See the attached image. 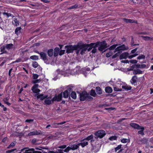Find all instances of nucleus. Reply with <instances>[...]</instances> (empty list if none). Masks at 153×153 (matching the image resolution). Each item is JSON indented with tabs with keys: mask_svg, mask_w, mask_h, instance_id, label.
I'll return each mask as SVG.
<instances>
[{
	"mask_svg": "<svg viewBox=\"0 0 153 153\" xmlns=\"http://www.w3.org/2000/svg\"><path fill=\"white\" fill-rule=\"evenodd\" d=\"M105 91L107 93H111L112 92V89L111 87L107 86L105 88Z\"/></svg>",
	"mask_w": 153,
	"mask_h": 153,
	"instance_id": "b1692460",
	"label": "nucleus"
},
{
	"mask_svg": "<svg viewBox=\"0 0 153 153\" xmlns=\"http://www.w3.org/2000/svg\"><path fill=\"white\" fill-rule=\"evenodd\" d=\"M96 92L98 94H102V90L99 87H97L96 88Z\"/></svg>",
	"mask_w": 153,
	"mask_h": 153,
	"instance_id": "4be33fe9",
	"label": "nucleus"
},
{
	"mask_svg": "<svg viewBox=\"0 0 153 153\" xmlns=\"http://www.w3.org/2000/svg\"><path fill=\"white\" fill-rule=\"evenodd\" d=\"M3 14L4 15H6L7 18H8L10 16L12 17L13 18L14 17V16L10 13H8L4 12L3 13Z\"/></svg>",
	"mask_w": 153,
	"mask_h": 153,
	"instance_id": "7c9ffc66",
	"label": "nucleus"
},
{
	"mask_svg": "<svg viewBox=\"0 0 153 153\" xmlns=\"http://www.w3.org/2000/svg\"><path fill=\"white\" fill-rule=\"evenodd\" d=\"M41 81V80L40 79H36L32 80V82L33 84H36L39 83Z\"/></svg>",
	"mask_w": 153,
	"mask_h": 153,
	"instance_id": "4c0bfd02",
	"label": "nucleus"
},
{
	"mask_svg": "<svg viewBox=\"0 0 153 153\" xmlns=\"http://www.w3.org/2000/svg\"><path fill=\"white\" fill-rule=\"evenodd\" d=\"M90 95L93 97H95L96 95V94L95 92V91L93 89L91 90L90 92Z\"/></svg>",
	"mask_w": 153,
	"mask_h": 153,
	"instance_id": "e433bc0d",
	"label": "nucleus"
},
{
	"mask_svg": "<svg viewBox=\"0 0 153 153\" xmlns=\"http://www.w3.org/2000/svg\"><path fill=\"white\" fill-rule=\"evenodd\" d=\"M59 48L56 47L54 49V56L55 57L56 56L59 54Z\"/></svg>",
	"mask_w": 153,
	"mask_h": 153,
	"instance_id": "393cba45",
	"label": "nucleus"
},
{
	"mask_svg": "<svg viewBox=\"0 0 153 153\" xmlns=\"http://www.w3.org/2000/svg\"><path fill=\"white\" fill-rule=\"evenodd\" d=\"M118 45L117 44L113 45L109 48V49L110 50H112L114 49Z\"/></svg>",
	"mask_w": 153,
	"mask_h": 153,
	"instance_id": "37998d69",
	"label": "nucleus"
},
{
	"mask_svg": "<svg viewBox=\"0 0 153 153\" xmlns=\"http://www.w3.org/2000/svg\"><path fill=\"white\" fill-rule=\"evenodd\" d=\"M39 85L37 84H35L32 87L33 89V88H37L39 87Z\"/></svg>",
	"mask_w": 153,
	"mask_h": 153,
	"instance_id": "338daca9",
	"label": "nucleus"
},
{
	"mask_svg": "<svg viewBox=\"0 0 153 153\" xmlns=\"http://www.w3.org/2000/svg\"><path fill=\"white\" fill-rule=\"evenodd\" d=\"M78 47L77 45H74L73 46L72 45H66L65 47L66 52L68 53H72L74 50H77Z\"/></svg>",
	"mask_w": 153,
	"mask_h": 153,
	"instance_id": "39448f33",
	"label": "nucleus"
},
{
	"mask_svg": "<svg viewBox=\"0 0 153 153\" xmlns=\"http://www.w3.org/2000/svg\"><path fill=\"white\" fill-rule=\"evenodd\" d=\"M30 58L33 60H37L39 59V57L37 56L33 55L31 56Z\"/></svg>",
	"mask_w": 153,
	"mask_h": 153,
	"instance_id": "c9c22d12",
	"label": "nucleus"
},
{
	"mask_svg": "<svg viewBox=\"0 0 153 153\" xmlns=\"http://www.w3.org/2000/svg\"><path fill=\"white\" fill-rule=\"evenodd\" d=\"M93 136L92 135H90L88 136L87 137L85 138L86 140L87 141H88L90 140H91V139H93Z\"/></svg>",
	"mask_w": 153,
	"mask_h": 153,
	"instance_id": "79ce46f5",
	"label": "nucleus"
},
{
	"mask_svg": "<svg viewBox=\"0 0 153 153\" xmlns=\"http://www.w3.org/2000/svg\"><path fill=\"white\" fill-rule=\"evenodd\" d=\"M131 126L132 127L134 128L137 129L138 130L140 129H141V127H142L141 126H139L138 124L134 123H131Z\"/></svg>",
	"mask_w": 153,
	"mask_h": 153,
	"instance_id": "2eb2a0df",
	"label": "nucleus"
},
{
	"mask_svg": "<svg viewBox=\"0 0 153 153\" xmlns=\"http://www.w3.org/2000/svg\"><path fill=\"white\" fill-rule=\"evenodd\" d=\"M113 54V52L110 51L106 54V56L107 57H109Z\"/></svg>",
	"mask_w": 153,
	"mask_h": 153,
	"instance_id": "de8ad7c7",
	"label": "nucleus"
},
{
	"mask_svg": "<svg viewBox=\"0 0 153 153\" xmlns=\"http://www.w3.org/2000/svg\"><path fill=\"white\" fill-rule=\"evenodd\" d=\"M9 97H6L4 99H3V101L7 105H8L10 106L11 104L8 101L9 100Z\"/></svg>",
	"mask_w": 153,
	"mask_h": 153,
	"instance_id": "bb28decb",
	"label": "nucleus"
},
{
	"mask_svg": "<svg viewBox=\"0 0 153 153\" xmlns=\"http://www.w3.org/2000/svg\"><path fill=\"white\" fill-rule=\"evenodd\" d=\"M124 21L126 23H137V21H135L133 19H128L125 18H124L123 19Z\"/></svg>",
	"mask_w": 153,
	"mask_h": 153,
	"instance_id": "6ab92c4d",
	"label": "nucleus"
},
{
	"mask_svg": "<svg viewBox=\"0 0 153 153\" xmlns=\"http://www.w3.org/2000/svg\"><path fill=\"white\" fill-rule=\"evenodd\" d=\"M120 53V52H118L115 53L114 55L112 57V58H116L117 56H118Z\"/></svg>",
	"mask_w": 153,
	"mask_h": 153,
	"instance_id": "bf43d9fd",
	"label": "nucleus"
},
{
	"mask_svg": "<svg viewBox=\"0 0 153 153\" xmlns=\"http://www.w3.org/2000/svg\"><path fill=\"white\" fill-rule=\"evenodd\" d=\"M145 56L143 55H141L137 57V59H143L145 58Z\"/></svg>",
	"mask_w": 153,
	"mask_h": 153,
	"instance_id": "a18cd8bd",
	"label": "nucleus"
},
{
	"mask_svg": "<svg viewBox=\"0 0 153 153\" xmlns=\"http://www.w3.org/2000/svg\"><path fill=\"white\" fill-rule=\"evenodd\" d=\"M43 153H47L46 152H42ZM49 153H63V150L61 149H59L58 152H56L53 151H50L48 152Z\"/></svg>",
	"mask_w": 153,
	"mask_h": 153,
	"instance_id": "72a5a7b5",
	"label": "nucleus"
},
{
	"mask_svg": "<svg viewBox=\"0 0 153 153\" xmlns=\"http://www.w3.org/2000/svg\"><path fill=\"white\" fill-rule=\"evenodd\" d=\"M81 142L79 143V146H81L82 147H84L88 144V142L85 138L81 140Z\"/></svg>",
	"mask_w": 153,
	"mask_h": 153,
	"instance_id": "9d476101",
	"label": "nucleus"
},
{
	"mask_svg": "<svg viewBox=\"0 0 153 153\" xmlns=\"http://www.w3.org/2000/svg\"><path fill=\"white\" fill-rule=\"evenodd\" d=\"M129 140L128 139L123 138L121 140V142L123 143H126L128 142Z\"/></svg>",
	"mask_w": 153,
	"mask_h": 153,
	"instance_id": "c03bdc74",
	"label": "nucleus"
},
{
	"mask_svg": "<svg viewBox=\"0 0 153 153\" xmlns=\"http://www.w3.org/2000/svg\"><path fill=\"white\" fill-rule=\"evenodd\" d=\"M88 94L86 91H83L79 94L80 100L81 101H84L86 100Z\"/></svg>",
	"mask_w": 153,
	"mask_h": 153,
	"instance_id": "1a4fd4ad",
	"label": "nucleus"
},
{
	"mask_svg": "<svg viewBox=\"0 0 153 153\" xmlns=\"http://www.w3.org/2000/svg\"><path fill=\"white\" fill-rule=\"evenodd\" d=\"M39 55L40 58L44 61L45 63L48 64L51 62V59L47 56L46 53L43 52H41L40 53Z\"/></svg>",
	"mask_w": 153,
	"mask_h": 153,
	"instance_id": "f03ea898",
	"label": "nucleus"
},
{
	"mask_svg": "<svg viewBox=\"0 0 153 153\" xmlns=\"http://www.w3.org/2000/svg\"><path fill=\"white\" fill-rule=\"evenodd\" d=\"M141 128L140 130H141L139 131H138V133L139 134H140L142 135H143L144 134V132H143V131L144 129V127H141Z\"/></svg>",
	"mask_w": 153,
	"mask_h": 153,
	"instance_id": "58836bf2",
	"label": "nucleus"
},
{
	"mask_svg": "<svg viewBox=\"0 0 153 153\" xmlns=\"http://www.w3.org/2000/svg\"><path fill=\"white\" fill-rule=\"evenodd\" d=\"M41 131H33L31 132L30 133H29L28 135V136H31V135H37V134H41Z\"/></svg>",
	"mask_w": 153,
	"mask_h": 153,
	"instance_id": "4468645a",
	"label": "nucleus"
},
{
	"mask_svg": "<svg viewBox=\"0 0 153 153\" xmlns=\"http://www.w3.org/2000/svg\"><path fill=\"white\" fill-rule=\"evenodd\" d=\"M87 45H88L87 46L88 48L87 50L88 51H90L94 47H97V44L96 43H92L90 44H87Z\"/></svg>",
	"mask_w": 153,
	"mask_h": 153,
	"instance_id": "9b49d317",
	"label": "nucleus"
},
{
	"mask_svg": "<svg viewBox=\"0 0 153 153\" xmlns=\"http://www.w3.org/2000/svg\"><path fill=\"white\" fill-rule=\"evenodd\" d=\"M33 120L32 119H27L25 121V122L31 123L33 122Z\"/></svg>",
	"mask_w": 153,
	"mask_h": 153,
	"instance_id": "13d9d810",
	"label": "nucleus"
},
{
	"mask_svg": "<svg viewBox=\"0 0 153 153\" xmlns=\"http://www.w3.org/2000/svg\"><path fill=\"white\" fill-rule=\"evenodd\" d=\"M142 37L143 38V39L145 41L150 40V37L148 36H143Z\"/></svg>",
	"mask_w": 153,
	"mask_h": 153,
	"instance_id": "3c124183",
	"label": "nucleus"
},
{
	"mask_svg": "<svg viewBox=\"0 0 153 153\" xmlns=\"http://www.w3.org/2000/svg\"><path fill=\"white\" fill-rule=\"evenodd\" d=\"M88 45H86V44L77 45L78 47L77 48L78 49H77V51L76 53H78L79 51L81 50L80 53L82 55L87 50L88 48L87 46Z\"/></svg>",
	"mask_w": 153,
	"mask_h": 153,
	"instance_id": "20e7f679",
	"label": "nucleus"
},
{
	"mask_svg": "<svg viewBox=\"0 0 153 153\" xmlns=\"http://www.w3.org/2000/svg\"><path fill=\"white\" fill-rule=\"evenodd\" d=\"M95 135L96 136V138H102L105 135V133L104 130H99L96 132L94 133Z\"/></svg>",
	"mask_w": 153,
	"mask_h": 153,
	"instance_id": "0eeeda50",
	"label": "nucleus"
},
{
	"mask_svg": "<svg viewBox=\"0 0 153 153\" xmlns=\"http://www.w3.org/2000/svg\"><path fill=\"white\" fill-rule=\"evenodd\" d=\"M99 150V148L97 147V146H94L93 147V148L92 149V152H94L95 153L98 151Z\"/></svg>",
	"mask_w": 153,
	"mask_h": 153,
	"instance_id": "cd10ccee",
	"label": "nucleus"
},
{
	"mask_svg": "<svg viewBox=\"0 0 153 153\" xmlns=\"http://www.w3.org/2000/svg\"><path fill=\"white\" fill-rule=\"evenodd\" d=\"M15 145V142H13L11 143L10 144V145H9V146H14Z\"/></svg>",
	"mask_w": 153,
	"mask_h": 153,
	"instance_id": "774afa93",
	"label": "nucleus"
},
{
	"mask_svg": "<svg viewBox=\"0 0 153 153\" xmlns=\"http://www.w3.org/2000/svg\"><path fill=\"white\" fill-rule=\"evenodd\" d=\"M65 50H61L60 51H59V55L60 56H61L63 54H64L65 53Z\"/></svg>",
	"mask_w": 153,
	"mask_h": 153,
	"instance_id": "4d7b16f0",
	"label": "nucleus"
},
{
	"mask_svg": "<svg viewBox=\"0 0 153 153\" xmlns=\"http://www.w3.org/2000/svg\"><path fill=\"white\" fill-rule=\"evenodd\" d=\"M93 98L91 96H89L88 94V97H87V100H92Z\"/></svg>",
	"mask_w": 153,
	"mask_h": 153,
	"instance_id": "680f3d73",
	"label": "nucleus"
},
{
	"mask_svg": "<svg viewBox=\"0 0 153 153\" xmlns=\"http://www.w3.org/2000/svg\"><path fill=\"white\" fill-rule=\"evenodd\" d=\"M122 146V145H120L115 148L114 149L115 152H116L118 150L120 149V151L117 152V153H121V152L123 150V149H121Z\"/></svg>",
	"mask_w": 153,
	"mask_h": 153,
	"instance_id": "dca6fc26",
	"label": "nucleus"
},
{
	"mask_svg": "<svg viewBox=\"0 0 153 153\" xmlns=\"http://www.w3.org/2000/svg\"><path fill=\"white\" fill-rule=\"evenodd\" d=\"M114 90L115 91H120L122 90V89L118 88L116 87H114Z\"/></svg>",
	"mask_w": 153,
	"mask_h": 153,
	"instance_id": "5fc2aeb1",
	"label": "nucleus"
},
{
	"mask_svg": "<svg viewBox=\"0 0 153 153\" xmlns=\"http://www.w3.org/2000/svg\"><path fill=\"white\" fill-rule=\"evenodd\" d=\"M62 92L59 94L58 95H56L51 100L49 99V98H47L45 100V102L46 104L50 105L51 104V101L53 102L54 101H60L62 99Z\"/></svg>",
	"mask_w": 153,
	"mask_h": 153,
	"instance_id": "f257e3e1",
	"label": "nucleus"
},
{
	"mask_svg": "<svg viewBox=\"0 0 153 153\" xmlns=\"http://www.w3.org/2000/svg\"><path fill=\"white\" fill-rule=\"evenodd\" d=\"M146 65L145 64L140 65L139 64H136V68H143L146 67Z\"/></svg>",
	"mask_w": 153,
	"mask_h": 153,
	"instance_id": "2f4dec72",
	"label": "nucleus"
},
{
	"mask_svg": "<svg viewBox=\"0 0 153 153\" xmlns=\"http://www.w3.org/2000/svg\"><path fill=\"white\" fill-rule=\"evenodd\" d=\"M137 48H136L133 50H132L131 51V53L133 54L135 52L137 51Z\"/></svg>",
	"mask_w": 153,
	"mask_h": 153,
	"instance_id": "69168bd1",
	"label": "nucleus"
},
{
	"mask_svg": "<svg viewBox=\"0 0 153 153\" xmlns=\"http://www.w3.org/2000/svg\"><path fill=\"white\" fill-rule=\"evenodd\" d=\"M97 44V47L99 46L98 50L103 52L105 51H103L107 47V44L105 41H103L102 42H96Z\"/></svg>",
	"mask_w": 153,
	"mask_h": 153,
	"instance_id": "7ed1b4c3",
	"label": "nucleus"
},
{
	"mask_svg": "<svg viewBox=\"0 0 153 153\" xmlns=\"http://www.w3.org/2000/svg\"><path fill=\"white\" fill-rule=\"evenodd\" d=\"M131 46H134L136 45H139V44H134V40L133 37H132L131 41Z\"/></svg>",
	"mask_w": 153,
	"mask_h": 153,
	"instance_id": "603ef678",
	"label": "nucleus"
},
{
	"mask_svg": "<svg viewBox=\"0 0 153 153\" xmlns=\"http://www.w3.org/2000/svg\"><path fill=\"white\" fill-rule=\"evenodd\" d=\"M66 123L65 121H64L62 122L58 123H55L54 124H56L57 125H62L64 123Z\"/></svg>",
	"mask_w": 153,
	"mask_h": 153,
	"instance_id": "0e129e2a",
	"label": "nucleus"
},
{
	"mask_svg": "<svg viewBox=\"0 0 153 153\" xmlns=\"http://www.w3.org/2000/svg\"><path fill=\"white\" fill-rule=\"evenodd\" d=\"M66 145H63L59 146L58 147V148L60 149H64L66 148Z\"/></svg>",
	"mask_w": 153,
	"mask_h": 153,
	"instance_id": "052dcab7",
	"label": "nucleus"
},
{
	"mask_svg": "<svg viewBox=\"0 0 153 153\" xmlns=\"http://www.w3.org/2000/svg\"><path fill=\"white\" fill-rule=\"evenodd\" d=\"M38 64L36 62H34L32 64V66L34 68H36L38 66Z\"/></svg>",
	"mask_w": 153,
	"mask_h": 153,
	"instance_id": "a19ab883",
	"label": "nucleus"
},
{
	"mask_svg": "<svg viewBox=\"0 0 153 153\" xmlns=\"http://www.w3.org/2000/svg\"><path fill=\"white\" fill-rule=\"evenodd\" d=\"M147 141L148 140L146 139L143 138L142 139L138 140V143L140 144H145L147 143Z\"/></svg>",
	"mask_w": 153,
	"mask_h": 153,
	"instance_id": "f3484780",
	"label": "nucleus"
},
{
	"mask_svg": "<svg viewBox=\"0 0 153 153\" xmlns=\"http://www.w3.org/2000/svg\"><path fill=\"white\" fill-rule=\"evenodd\" d=\"M137 76L136 75H134L132 76L130 80V82L132 84H134L135 83H137Z\"/></svg>",
	"mask_w": 153,
	"mask_h": 153,
	"instance_id": "ddd939ff",
	"label": "nucleus"
},
{
	"mask_svg": "<svg viewBox=\"0 0 153 153\" xmlns=\"http://www.w3.org/2000/svg\"><path fill=\"white\" fill-rule=\"evenodd\" d=\"M47 97V96H44L43 94H38L37 96V98L38 99H40L41 100H43Z\"/></svg>",
	"mask_w": 153,
	"mask_h": 153,
	"instance_id": "aec40b11",
	"label": "nucleus"
},
{
	"mask_svg": "<svg viewBox=\"0 0 153 153\" xmlns=\"http://www.w3.org/2000/svg\"><path fill=\"white\" fill-rule=\"evenodd\" d=\"M129 55V53L128 52H124L122 53L120 56V59H126Z\"/></svg>",
	"mask_w": 153,
	"mask_h": 153,
	"instance_id": "f8f14e48",
	"label": "nucleus"
},
{
	"mask_svg": "<svg viewBox=\"0 0 153 153\" xmlns=\"http://www.w3.org/2000/svg\"><path fill=\"white\" fill-rule=\"evenodd\" d=\"M142 71L138 69H134L133 70V73L134 75L137 74H142Z\"/></svg>",
	"mask_w": 153,
	"mask_h": 153,
	"instance_id": "412c9836",
	"label": "nucleus"
},
{
	"mask_svg": "<svg viewBox=\"0 0 153 153\" xmlns=\"http://www.w3.org/2000/svg\"><path fill=\"white\" fill-rule=\"evenodd\" d=\"M70 96L74 99H76V94L74 91L72 92Z\"/></svg>",
	"mask_w": 153,
	"mask_h": 153,
	"instance_id": "c756f323",
	"label": "nucleus"
},
{
	"mask_svg": "<svg viewBox=\"0 0 153 153\" xmlns=\"http://www.w3.org/2000/svg\"><path fill=\"white\" fill-rule=\"evenodd\" d=\"M48 54L50 57H51L53 56V49H50L48 51Z\"/></svg>",
	"mask_w": 153,
	"mask_h": 153,
	"instance_id": "a878e982",
	"label": "nucleus"
},
{
	"mask_svg": "<svg viewBox=\"0 0 153 153\" xmlns=\"http://www.w3.org/2000/svg\"><path fill=\"white\" fill-rule=\"evenodd\" d=\"M96 47H94L93 49L92 50L91 52L93 53H95L97 51V49L96 48Z\"/></svg>",
	"mask_w": 153,
	"mask_h": 153,
	"instance_id": "e2e57ef3",
	"label": "nucleus"
},
{
	"mask_svg": "<svg viewBox=\"0 0 153 153\" xmlns=\"http://www.w3.org/2000/svg\"><path fill=\"white\" fill-rule=\"evenodd\" d=\"M63 97L65 98H67L69 96V92L68 90L65 91L63 93Z\"/></svg>",
	"mask_w": 153,
	"mask_h": 153,
	"instance_id": "c85d7f7f",
	"label": "nucleus"
},
{
	"mask_svg": "<svg viewBox=\"0 0 153 153\" xmlns=\"http://www.w3.org/2000/svg\"><path fill=\"white\" fill-rule=\"evenodd\" d=\"M12 24L16 26L19 25L20 22L17 18H15L13 19V21L12 22Z\"/></svg>",
	"mask_w": 153,
	"mask_h": 153,
	"instance_id": "a211bd4d",
	"label": "nucleus"
},
{
	"mask_svg": "<svg viewBox=\"0 0 153 153\" xmlns=\"http://www.w3.org/2000/svg\"><path fill=\"white\" fill-rule=\"evenodd\" d=\"M31 90L33 93H39L40 91V90L38 88H33H33L32 87L31 88Z\"/></svg>",
	"mask_w": 153,
	"mask_h": 153,
	"instance_id": "f704fd0d",
	"label": "nucleus"
},
{
	"mask_svg": "<svg viewBox=\"0 0 153 153\" xmlns=\"http://www.w3.org/2000/svg\"><path fill=\"white\" fill-rule=\"evenodd\" d=\"M128 49V46H126V45L123 44L117 48L114 51V53H115L117 51H124Z\"/></svg>",
	"mask_w": 153,
	"mask_h": 153,
	"instance_id": "6e6552de",
	"label": "nucleus"
},
{
	"mask_svg": "<svg viewBox=\"0 0 153 153\" xmlns=\"http://www.w3.org/2000/svg\"><path fill=\"white\" fill-rule=\"evenodd\" d=\"M79 143L77 144H74L73 145H71L70 146H68L64 150L65 152H68L70 150H74L77 149L79 148Z\"/></svg>",
	"mask_w": 153,
	"mask_h": 153,
	"instance_id": "423d86ee",
	"label": "nucleus"
},
{
	"mask_svg": "<svg viewBox=\"0 0 153 153\" xmlns=\"http://www.w3.org/2000/svg\"><path fill=\"white\" fill-rule=\"evenodd\" d=\"M136 67V65H133L131 66L129 68H128V71H133L134 68H135Z\"/></svg>",
	"mask_w": 153,
	"mask_h": 153,
	"instance_id": "09e8293b",
	"label": "nucleus"
},
{
	"mask_svg": "<svg viewBox=\"0 0 153 153\" xmlns=\"http://www.w3.org/2000/svg\"><path fill=\"white\" fill-rule=\"evenodd\" d=\"M130 62L131 63L135 64L137 62V61L134 59H132L130 60Z\"/></svg>",
	"mask_w": 153,
	"mask_h": 153,
	"instance_id": "6e6d98bb",
	"label": "nucleus"
},
{
	"mask_svg": "<svg viewBox=\"0 0 153 153\" xmlns=\"http://www.w3.org/2000/svg\"><path fill=\"white\" fill-rule=\"evenodd\" d=\"M117 139V137L115 136H112L109 138V139L111 141L116 140Z\"/></svg>",
	"mask_w": 153,
	"mask_h": 153,
	"instance_id": "49530a36",
	"label": "nucleus"
},
{
	"mask_svg": "<svg viewBox=\"0 0 153 153\" xmlns=\"http://www.w3.org/2000/svg\"><path fill=\"white\" fill-rule=\"evenodd\" d=\"M39 77V75L37 74H33V79H37Z\"/></svg>",
	"mask_w": 153,
	"mask_h": 153,
	"instance_id": "864d4df0",
	"label": "nucleus"
},
{
	"mask_svg": "<svg viewBox=\"0 0 153 153\" xmlns=\"http://www.w3.org/2000/svg\"><path fill=\"white\" fill-rule=\"evenodd\" d=\"M78 7V5L77 4H75L73 6H72L68 8L69 9H74Z\"/></svg>",
	"mask_w": 153,
	"mask_h": 153,
	"instance_id": "8fccbe9b",
	"label": "nucleus"
},
{
	"mask_svg": "<svg viewBox=\"0 0 153 153\" xmlns=\"http://www.w3.org/2000/svg\"><path fill=\"white\" fill-rule=\"evenodd\" d=\"M122 88L124 89V90L125 91H127L128 90H130L131 88V86H128L127 85H125L122 86Z\"/></svg>",
	"mask_w": 153,
	"mask_h": 153,
	"instance_id": "5701e85b",
	"label": "nucleus"
},
{
	"mask_svg": "<svg viewBox=\"0 0 153 153\" xmlns=\"http://www.w3.org/2000/svg\"><path fill=\"white\" fill-rule=\"evenodd\" d=\"M13 44L11 43H10L9 44L7 45L6 47L7 49L9 50L11 49L13 47Z\"/></svg>",
	"mask_w": 153,
	"mask_h": 153,
	"instance_id": "ea45409f",
	"label": "nucleus"
},
{
	"mask_svg": "<svg viewBox=\"0 0 153 153\" xmlns=\"http://www.w3.org/2000/svg\"><path fill=\"white\" fill-rule=\"evenodd\" d=\"M21 28V27H17L15 30V33L16 34L18 35L20 33Z\"/></svg>",
	"mask_w": 153,
	"mask_h": 153,
	"instance_id": "473e14b6",
	"label": "nucleus"
}]
</instances>
